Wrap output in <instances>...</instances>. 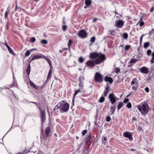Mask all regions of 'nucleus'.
Wrapping results in <instances>:
<instances>
[{
  "label": "nucleus",
  "mask_w": 154,
  "mask_h": 154,
  "mask_svg": "<svg viewBox=\"0 0 154 154\" xmlns=\"http://www.w3.org/2000/svg\"><path fill=\"white\" fill-rule=\"evenodd\" d=\"M45 60L47 61L48 62V64H49V65L51 67H51L52 66V64L51 62V60L48 58H45Z\"/></svg>",
  "instance_id": "obj_30"
},
{
  "label": "nucleus",
  "mask_w": 154,
  "mask_h": 154,
  "mask_svg": "<svg viewBox=\"0 0 154 154\" xmlns=\"http://www.w3.org/2000/svg\"><path fill=\"white\" fill-rule=\"evenodd\" d=\"M41 43L44 45H46L48 43V42L47 40L43 39L42 40Z\"/></svg>",
  "instance_id": "obj_41"
},
{
  "label": "nucleus",
  "mask_w": 154,
  "mask_h": 154,
  "mask_svg": "<svg viewBox=\"0 0 154 154\" xmlns=\"http://www.w3.org/2000/svg\"><path fill=\"white\" fill-rule=\"evenodd\" d=\"M91 134H90L88 136V137H87L86 140V145H88L89 142L90 141L91 139Z\"/></svg>",
  "instance_id": "obj_22"
},
{
  "label": "nucleus",
  "mask_w": 154,
  "mask_h": 154,
  "mask_svg": "<svg viewBox=\"0 0 154 154\" xmlns=\"http://www.w3.org/2000/svg\"><path fill=\"white\" fill-rule=\"evenodd\" d=\"M87 131L86 130H85L82 132V135H84L87 133Z\"/></svg>",
  "instance_id": "obj_49"
},
{
  "label": "nucleus",
  "mask_w": 154,
  "mask_h": 154,
  "mask_svg": "<svg viewBox=\"0 0 154 154\" xmlns=\"http://www.w3.org/2000/svg\"><path fill=\"white\" fill-rule=\"evenodd\" d=\"M132 120L134 121H135L136 120V118L135 117H134L132 118Z\"/></svg>",
  "instance_id": "obj_64"
},
{
  "label": "nucleus",
  "mask_w": 154,
  "mask_h": 154,
  "mask_svg": "<svg viewBox=\"0 0 154 154\" xmlns=\"http://www.w3.org/2000/svg\"><path fill=\"white\" fill-rule=\"evenodd\" d=\"M144 23L143 21H141L140 23V26H142L144 25Z\"/></svg>",
  "instance_id": "obj_54"
},
{
  "label": "nucleus",
  "mask_w": 154,
  "mask_h": 154,
  "mask_svg": "<svg viewBox=\"0 0 154 154\" xmlns=\"http://www.w3.org/2000/svg\"><path fill=\"white\" fill-rule=\"evenodd\" d=\"M45 58V56L43 55H36L33 56L31 59V60L30 61V63H31V61L33 60H35L36 59H39L41 58Z\"/></svg>",
  "instance_id": "obj_13"
},
{
  "label": "nucleus",
  "mask_w": 154,
  "mask_h": 154,
  "mask_svg": "<svg viewBox=\"0 0 154 154\" xmlns=\"http://www.w3.org/2000/svg\"><path fill=\"white\" fill-rule=\"evenodd\" d=\"M149 46V42H146L144 43L143 47L144 48H147Z\"/></svg>",
  "instance_id": "obj_31"
},
{
  "label": "nucleus",
  "mask_w": 154,
  "mask_h": 154,
  "mask_svg": "<svg viewBox=\"0 0 154 154\" xmlns=\"http://www.w3.org/2000/svg\"><path fill=\"white\" fill-rule=\"evenodd\" d=\"M30 84L31 86L33 88L36 89L37 90L41 89L42 90L43 88L42 86H41L40 87L36 85L32 82L30 81Z\"/></svg>",
  "instance_id": "obj_11"
},
{
  "label": "nucleus",
  "mask_w": 154,
  "mask_h": 154,
  "mask_svg": "<svg viewBox=\"0 0 154 154\" xmlns=\"http://www.w3.org/2000/svg\"><path fill=\"white\" fill-rule=\"evenodd\" d=\"M124 21L122 20H116L115 22V26L118 28H121L124 25Z\"/></svg>",
  "instance_id": "obj_10"
},
{
  "label": "nucleus",
  "mask_w": 154,
  "mask_h": 154,
  "mask_svg": "<svg viewBox=\"0 0 154 154\" xmlns=\"http://www.w3.org/2000/svg\"><path fill=\"white\" fill-rule=\"evenodd\" d=\"M132 134L130 132H126L123 133V136L125 137L128 138L129 140L130 141L133 140V138L132 136Z\"/></svg>",
  "instance_id": "obj_9"
},
{
  "label": "nucleus",
  "mask_w": 154,
  "mask_h": 154,
  "mask_svg": "<svg viewBox=\"0 0 154 154\" xmlns=\"http://www.w3.org/2000/svg\"><path fill=\"white\" fill-rule=\"evenodd\" d=\"M67 27L66 25H63L62 26V29L64 31H65L67 29Z\"/></svg>",
  "instance_id": "obj_46"
},
{
  "label": "nucleus",
  "mask_w": 154,
  "mask_h": 154,
  "mask_svg": "<svg viewBox=\"0 0 154 154\" xmlns=\"http://www.w3.org/2000/svg\"><path fill=\"white\" fill-rule=\"evenodd\" d=\"M77 35L81 38H85L87 37L88 33L85 30L82 29L78 32Z\"/></svg>",
  "instance_id": "obj_7"
},
{
  "label": "nucleus",
  "mask_w": 154,
  "mask_h": 154,
  "mask_svg": "<svg viewBox=\"0 0 154 154\" xmlns=\"http://www.w3.org/2000/svg\"><path fill=\"white\" fill-rule=\"evenodd\" d=\"M109 99L111 104L113 105L116 102V97L112 93H111L109 95Z\"/></svg>",
  "instance_id": "obj_8"
},
{
  "label": "nucleus",
  "mask_w": 154,
  "mask_h": 154,
  "mask_svg": "<svg viewBox=\"0 0 154 154\" xmlns=\"http://www.w3.org/2000/svg\"><path fill=\"white\" fill-rule=\"evenodd\" d=\"M82 91H81L79 89L77 90L76 91H75V93L73 94V99H72V101H73V100L75 98V96L80 92Z\"/></svg>",
  "instance_id": "obj_25"
},
{
  "label": "nucleus",
  "mask_w": 154,
  "mask_h": 154,
  "mask_svg": "<svg viewBox=\"0 0 154 154\" xmlns=\"http://www.w3.org/2000/svg\"><path fill=\"white\" fill-rule=\"evenodd\" d=\"M137 61V59H133L131 60L128 63L129 64H131L133 63H135Z\"/></svg>",
  "instance_id": "obj_28"
},
{
  "label": "nucleus",
  "mask_w": 154,
  "mask_h": 154,
  "mask_svg": "<svg viewBox=\"0 0 154 154\" xmlns=\"http://www.w3.org/2000/svg\"><path fill=\"white\" fill-rule=\"evenodd\" d=\"M109 91V86L108 85H107L106 88H105V90L104 91V95L105 97H106Z\"/></svg>",
  "instance_id": "obj_19"
},
{
  "label": "nucleus",
  "mask_w": 154,
  "mask_h": 154,
  "mask_svg": "<svg viewBox=\"0 0 154 154\" xmlns=\"http://www.w3.org/2000/svg\"><path fill=\"white\" fill-rule=\"evenodd\" d=\"M105 59L106 57L105 55L100 53V54L95 59L94 61L96 64H99L103 62Z\"/></svg>",
  "instance_id": "obj_4"
},
{
  "label": "nucleus",
  "mask_w": 154,
  "mask_h": 154,
  "mask_svg": "<svg viewBox=\"0 0 154 154\" xmlns=\"http://www.w3.org/2000/svg\"><path fill=\"white\" fill-rule=\"evenodd\" d=\"M30 62L28 64V66L27 67V68L26 69V72L27 74L28 75H29L30 72Z\"/></svg>",
  "instance_id": "obj_21"
},
{
  "label": "nucleus",
  "mask_w": 154,
  "mask_h": 154,
  "mask_svg": "<svg viewBox=\"0 0 154 154\" xmlns=\"http://www.w3.org/2000/svg\"><path fill=\"white\" fill-rule=\"evenodd\" d=\"M126 107L130 109L131 108V104L130 102L128 103L126 105Z\"/></svg>",
  "instance_id": "obj_42"
},
{
  "label": "nucleus",
  "mask_w": 154,
  "mask_h": 154,
  "mask_svg": "<svg viewBox=\"0 0 154 154\" xmlns=\"http://www.w3.org/2000/svg\"><path fill=\"white\" fill-rule=\"evenodd\" d=\"M129 100L128 98L125 99L123 100V102L124 103H126Z\"/></svg>",
  "instance_id": "obj_50"
},
{
  "label": "nucleus",
  "mask_w": 154,
  "mask_h": 154,
  "mask_svg": "<svg viewBox=\"0 0 154 154\" xmlns=\"http://www.w3.org/2000/svg\"><path fill=\"white\" fill-rule=\"evenodd\" d=\"M5 45L6 46L7 48H8L10 47L8 45L7 43H5Z\"/></svg>",
  "instance_id": "obj_59"
},
{
  "label": "nucleus",
  "mask_w": 154,
  "mask_h": 154,
  "mask_svg": "<svg viewBox=\"0 0 154 154\" xmlns=\"http://www.w3.org/2000/svg\"><path fill=\"white\" fill-rule=\"evenodd\" d=\"M97 20V18H94V19H93V22H95Z\"/></svg>",
  "instance_id": "obj_61"
},
{
  "label": "nucleus",
  "mask_w": 154,
  "mask_h": 154,
  "mask_svg": "<svg viewBox=\"0 0 154 154\" xmlns=\"http://www.w3.org/2000/svg\"><path fill=\"white\" fill-rule=\"evenodd\" d=\"M60 105V112L61 113L67 112L69 107V104L65 100H63L59 103Z\"/></svg>",
  "instance_id": "obj_2"
},
{
  "label": "nucleus",
  "mask_w": 154,
  "mask_h": 154,
  "mask_svg": "<svg viewBox=\"0 0 154 154\" xmlns=\"http://www.w3.org/2000/svg\"><path fill=\"white\" fill-rule=\"evenodd\" d=\"M100 53L92 52L90 54V58L95 59L100 54Z\"/></svg>",
  "instance_id": "obj_14"
},
{
  "label": "nucleus",
  "mask_w": 154,
  "mask_h": 154,
  "mask_svg": "<svg viewBox=\"0 0 154 154\" xmlns=\"http://www.w3.org/2000/svg\"><path fill=\"white\" fill-rule=\"evenodd\" d=\"M130 150L131 151H136V149H130Z\"/></svg>",
  "instance_id": "obj_60"
},
{
  "label": "nucleus",
  "mask_w": 154,
  "mask_h": 154,
  "mask_svg": "<svg viewBox=\"0 0 154 154\" xmlns=\"http://www.w3.org/2000/svg\"><path fill=\"white\" fill-rule=\"evenodd\" d=\"M26 152L25 153L24 152H17L16 154H26Z\"/></svg>",
  "instance_id": "obj_58"
},
{
  "label": "nucleus",
  "mask_w": 154,
  "mask_h": 154,
  "mask_svg": "<svg viewBox=\"0 0 154 154\" xmlns=\"http://www.w3.org/2000/svg\"><path fill=\"white\" fill-rule=\"evenodd\" d=\"M114 12L116 14H119V13H118V12H117L116 11V10L114 11Z\"/></svg>",
  "instance_id": "obj_62"
},
{
  "label": "nucleus",
  "mask_w": 154,
  "mask_h": 154,
  "mask_svg": "<svg viewBox=\"0 0 154 154\" xmlns=\"http://www.w3.org/2000/svg\"><path fill=\"white\" fill-rule=\"evenodd\" d=\"M145 91L147 93H148L149 91V88L148 87H146L145 88Z\"/></svg>",
  "instance_id": "obj_53"
},
{
  "label": "nucleus",
  "mask_w": 154,
  "mask_h": 154,
  "mask_svg": "<svg viewBox=\"0 0 154 154\" xmlns=\"http://www.w3.org/2000/svg\"><path fill=\"white\" fill-rule=\"evenodd\" d=\"M120 71V69L119 68H116V69L115 72L118 73Z\"/></svg>",
  "instance_id": "obj_48"
},
{
  "label": "nucleus",
  "mask_w": 154,
  "mask_h": 154,
  "mask_svg": "<svg viewBox=\"0 0 154 154\" xmlns=\"http://www.w3.org/2000/svg\"><path fill=\"white\" fill-rule=\"evenodd\" d=\"M137 107L142 115L147 114L149 110V107L146 102L141 103Z\"/></svg>",
  "instance_id": "obj_1"
},
{
  "label": "nucleus",
  "mask_w": 154,
  "mask_h": 154,
  "mask_svg": "<svg viewBox=\"0 0 154 154\" xmlns=\"http://www.w3.org/2000/svg\"><path fill=\"white\" fill-rule=\"evenodd\" d=\"M84 86L83 83H79V86L80 88L81 89H82Z\"/></svg>",
  "instance_id": "obj_35"
},
{
  "label": "nucleus",
  "mask_w": 154,
  "mask_h": 154,
  "mask_svg": "<svg viewBox=\"0 0 154 154\" xmlns=\"http://www.w3.org/2000/svg\"><path fill=\"white\" fill-rule=\"evenodd\" d=\"M137 79L134 78L133 79L131 83V85H133L132 88V90L135 91L138 88L139 85Z\"/></svg>",
  "instance_id": "obj_6"
},
{
  "label": "nucleus",
  "mask_w": 154,
  "mask_h": 154,
  "mask_svg": "<svg viewBox=\"0 0 154 154\" xmlns=\"http://www.w3.org/2000/svg\"><path fill=\"white\" fill-rule=\"evenodd\" d=\"M52 73V71L51 69H50V70L49 71L48 75L47 77V79H49L51 78V74Z\"/></svg>",
  "instance_id": "obj_32"
},
{
  "label": "nucleus",
  "mask_w": 154,
  "mask_h": 154,
  "mask_svg": "<svg viewBox=\"0 0 154 154\" xmlns=\"http://www.w3.org/2000/svg\"><path fill=\"white\" fill-rule=\"evenodd\" d=\"M95 37L94 36L92 37L90 39V41L92 43H94L95 40Z\"/></svg>",
  "instance_id": "obj_44"
},
{
  "label": "nucleus",
  "mask_w": 154,
  "mask_h": 154,
  "mask_svg": "<svg viewBox=\"0 0 154 154\" xmlns=\"http://www.w3.org/2000/svg\"><path fill=\"white\" fill-rule=\"evenodd\" d=\"M111 118L109 116H107L106 117V121L107 122H109Z\"/></svg>",
  "instance_id": "obj_52"
},
{
  "label": "nucleus",
  "mask_w": 154,
  "mask_h": 154,
  "mask_svg": "<svg viewBox=\"0 0 154 154\" xmlns=\"http://www.w3.org/2000/svg\"><path fill=\"white\" fill-rule=\"evenodd\" d=\"M151 63H154V57H152L151 60Z\"/></svg>",
  "instance_id": "obj_55"
},
{
  "label": "nucleus",
  "mask_w": 154,
  "mask_h": 154,
  "mask_svg": "<svg viewBox=\"0 0 154 154\" xmlns=\"http://www.w3.org/2000/svg\"><path fill=\"white\" fill-rule=\"evenodd\" d=\"M9 52L11 54L14 55V51L10 47L7 48Z\"/></svg>",
  "instance_id": "obj_33"
},
{
  "label": "nucleus",
  "mask_w": 154,
  "mask_h": 154,
  "mask_svg": "<svg viewBox=\"0 0 154 154\" xmlns=\"http://www.w3.org/2000/svg\"><path fill=\"white\" fill-rule=\"evenodd\" d=\"M154 10V7H153L151 8L150 9V12H152Z\"/></svg>",
  "instance_id": "obj_57"
},
{
  "label": "nucleus",
  "mask_w": 154,
  "mask_h": 154,
  "mask_svg": "<svg viewBox=\"0 0 154 154\" xmlns=\"http://www.w3.org/2000/svg\"><path fill=\"white\" fill-rule=\"evenodd\" d=\"M30 54V51L29 50H27L26 51V52L25 53V56L26 57H27Z\"/></svg>",
  "instance_id": "obj_39"
},
{
  "label": "nucleus",
  "mask_w": 154,
  "mask_h": 154,
  "mask_svg": "<svg viewBox=\"0 0 154 154\" xmlns=\"http://www.w3.org/2000/svg\"><path fill=\"white\" fill-rule=\"evenodd\" d=\"M123 105V102L119 103L117 106L118 110H119Z\"/></svg>",
  "instance_id": "obj_27"
},
{
  "label": "nucleus",
  "mask_w": 154,
  "mask_h": 154,
  "mask_svg": "<svg viewBox=\"0 0 154 154\" xmlns=\"http://www.w3.org/2000/svg\"><path fill=\"white\" fill-rule=\"evenodd\" d=\"M107 140L106 136L104 135L103 138H102V142L103 143L105 144L106 141Z\"/></svg>",
  "instance_id": "obj_26"
},
{
  "label": "nucleus",
  "mask_w": 154,
  "mask_h": 154,
  "mask_svg": "<svg viewBox=\"0 0 154 154\" xmlns=\"http://www.w3.org/2000/svg\"><path fill=\"white\" fill-rule=\"evenodd\" d=\"M92 3V2L91 0H85V4L87 6H89Z\"/></svg>",
  "instance_id": "obj_24"
},
{
  "label": "nucleus",
  "mask_w": 154,
  "mask_h": 154,
  "mask_svg": "<svg viewBox=\"0 0 154 154\" xmlns=\"http://www.w3.org/2000/svg\"><path fill=\"white\" fill-rule=\"evenodd\" d=\"M58 109H60V105H59V103L54 107V110H56Z\"/></svg>",
  "instance_id": "obj_40"
},
{
  "label": "nucleus",
  "mask_w": 154,
  "mask_h": 154,
  "mask_svg": "<svg viewBox=\"0 0 154 154\" xmlns=\"http://www.w3.org/2000/svg\"><path fill=\"white\" fill-rule=\"evenodd\" d=\"M78 61L80 63H82L84 62V59L82 57H81L79 59Z\"/></svg>",
  "instance_id": "obj_37"
},
{
  "label": "nucleus",
  "mask_w": 154,
  "mask_h": 154,
  "mask_svg": "<svg viewBox=\"0 0 154 154\" xmlns=\"http://www.w3.org/2000/svg\"><path fill=\"white\" fill-rule=\"evenodd\" d=\"M104 81L106 82H109L110 84L112 83L113 80L112 78L110 77L106 76L104 78Z\"/></svg>",
  "instance_id": "obj_17"
},
{
  "label": "nucleus",
  "mask_w": 154,
  "mask_h": 154,
  "mask_svg": "<svg viewBox=\"0 0 154 154\" xmlns=\"http://www.w3.org/2000/svg\"><path fill=\"white\" fill-rule=\"evenodd\" d=\"M130 47H131V46H130V45H126L125 46V50H127V51L128 50H129V49L130 48Z\"/></svg>",
  "instance_id": "obj_45"
},
{
  "label": "nucleus",
  "mask_w": 154,
  "mask_h": 154,
  "mask_svg": "<svg viewBox=\"0 0 154 154\" xmlns=\"http://www.w3.org/2000/svg\"><path fill=\"white\" fill-rule=\"evenodd\" d=\"M134 94V93L133 92H131V93L130 94H128L127 96V97H129L131 95H133Z\"/></svg>",
  "instance_id": "obj_56"
},
{
  "label": "nucleus",
  "mask_w": 154,
  "mask_h": 154,
  "mask_svg": "<svg viewBox=\"0 0 154 154\" xmlns=\"http://www.w3.org/2000/svg\"><path fill=\"white\" fill-rule=\"evenodd\" d=\"M35 41V38L34 37L31 38L30 40V42L31 43H34Z\"/></svg>",
  "instance_id": "obj_36"
},
{
  "label": "nucleus",
  "mask_w": 154,
  "mask_h": 154,
  "mask_svg": "<svg viewBox=\"0 0 154 154\" xmlns=\"http://www.w3.org/2000/svg\"><path fill=\"white\" fill-rule=\"evenodd\" d=\"M144 35H142L140 38V45H141V44L142 39H143V36H144Z\"/></svg>",
  "instance_id": "obj_51"
},
{
  "label": "nucleus",
  "mask_w": 154,
  "mask_h": 154,
  "mask_svg": "<svg viewBox=\"0 0 154 154\" xmlns=\"http://www.w3.org/2000/svg\"><path fill=\"white\" fill-rule=\"evenodd\" d=\"M140 71L141 73L147 74L149 71V69L146 67L143 66L140 69Z\"/></svg>",
  "instance_id": "obj_15"
},
{
  "label": "nucleus",
  "mask_w": 154,
  "mask_h": 154,
  "mask_svg": "<svg viewBox=\"0 0 154 154\" xmlns=\"http://www.w3.org/2000/svg\"><path fill=\"white\" fill-rule=\"evenodd\" d=\"M95 62L93 60H89L86 63V64L87 66L90 67H94L95 65Z\"/></svg>",
  "instance_id": "obj_16"
},
{
  "label": "nucleus",
  "mask_w": 154,
  "mask_h": 154,
  "mask_svg": "<svg viewBox=\"0 0 154 154\" xmlns=\"http://www.w3.org/2000/svg\"><path fill=\"white\" fill-rule=\"evenodd\" d=\"M84 77L82 75H80L79 77V83H83Z\"/></svg>",
  "instance_id": "obj_23"
},
{
  "label": "nucleus",
  "mask_w": 154,
  "mask_h": 154,
  "mask_svg": "<svg viewBox=\"0 0 154 154\" xmlns=\"http://www.w3.org/2000/svg\"><path fill=\"white\" fill-rule=\"evenodd\" d=\"M152 57H154V52H153L152 54Z\"/></svg>",
  "instance_id": "obj_63"
},
{
  "label": "nucleus",
  "mask_w": 154,
  "mask_h": 154,
  "mask_svg": "<svg viewBox=\"0 0 154 154\" xmlns=\"http://www.w3.org/2000/svg\"><path fill=\"white\" fill-rule=\"evenodd\" d=\"M116 109V106L112 105L110 106V112L111 113V115H113Z\"/></svg>",
  "instance_id": "obj_18"
},
{
  "label": "nucleus",
  "mask_w": 154,
  "mask_h": 154,
  "mask_svg": "<svg viewBox=\"0 0 154 154\" xmlns=\"http://www.w3.org/2000/svg\"><path fill=\"white\" fill-rule=\"evenodd\" d=\"M105 99V98L103 97L102 96L100 98L98 101L100 103H102L104 101Z\"/></svg>",
  "instance_id": "obj_29"
},
{
  "label": "nucleus",
  "mask_w": 154,
  "mask_h": 154,
  "mask_svg": "<svg viewBox=\"0 0 154 154\" xmlns=\"http://www.w3.org/2000/svg\"><path fill=\"white\" fill-rule=\"evenodd\" d=\"M109 32L110 34L112 35H115V32L114 30L109 31Z\"/></svg>",
  "instance_id": "obj_43"
},
{
  "label": "nucleus",
  "mask_w": 154,
  "mask_h": 154,
  "mask_svg": "<svg viewBox=\"0 0 154 154\" xmlns=\"http://www.w3.org/2000/svg\"><path fill=\"white\" fill-rule=\"evenodd\" d=\"M51 130L49 127H47L45 129V134L46 137H48L51 136Z\"/></svg>",
  "instance_id": "obj_12"
},
{
  "label": "nucleus",
  "mask_w": 154,
  "mask_h": 154,
  "mask_svg": "<svg viewBox=\"0 0 154 154\" xmlns=\"http://www.w3.org/2000/svg\"><path fill=\"white\" fill-rule=\"evenodd\" d=\"M94 80L97 82L101 83L103 80L102 75L98 72H96L95 74Z\"/></svg>",
  "instance_id": "obj_5"
},
{
  "label": "nucleus",
  "mask_w": 154,
  "mask_h": 154,
  "mask_svg": "<svg viewBox=\"0 0 154 154\" xmlns=\"http://www.w3.org/2000/svg\"><path fill=\"white\" fill-rule=\"evenodd\" d=\"M128 36V34L126 33H124L123 35V38H125V39H127Z\"/></svg>",
  "instance_id": "obj_38"
},
{
  "label": "nucleus",
  "mask_w": 154,
  "mask_h": 154,
  "mask_svg": "<svg viewBox=\"0 0 154 154\" xmlns=\"http://www.w3.org/2000/svg\"><path fill=\"white\" fill-rule=\"evenodd\" d=\"M72 43V41L71 39H69L68 43V46L69 50H70L71 45Z\"/></svg>",
  "instance_id": "obj_34"
},
{
  "label": "nucleus",
  "mask_w": 154,
  "mask_h": 154,
  "mask_svg": "<svg viewBox=\"0 0 154 154\" xmlns=\"http://www.w3.org/2000/svg\"><path fill=\"white\" fill-rule=\"evenodd\" d=\"M9 6L7 8V11H5V18L6 19L7 17H8V14L9 13Z\"/></svg>",
  "instance_id": "obj_20"
},
{
  "label": "nucleus",
  "mask_w": 154,
  "mask_h": 154,
  "mask_svg": "<svg viewBox=\"0 0 154 154\" xmlns=\"http://www.w3.org/2000/svg\"><path fill=\"white\" fill-rule=\"evenodd\" d=\"M151 53V51L150 49L148 50L147 51V54L148 56L150 55Z\"/></svg>",
  "instance_id": "obj_47"
},
{
  "label": "nucleus",
  "mask_w": 154,
  "mask_h": 154,
  "mask_svg": "<svg viewBox=\"0 0 154 154\" xmlns=\"http://www.w3.org/2000/svg\"><path fill=\"white\" fill-rule=\"evenodd\" d=\"M30 103L35 104L38 107L40 111L42 122V124H43V123L45 122L46 119V112L45 111V109H44L43 110H42V108L39 106L40 104V103L38 104L36 102L33 101H32Z\"/></svg>",
  "instance_id": "obj_3"
}]
</instances>
